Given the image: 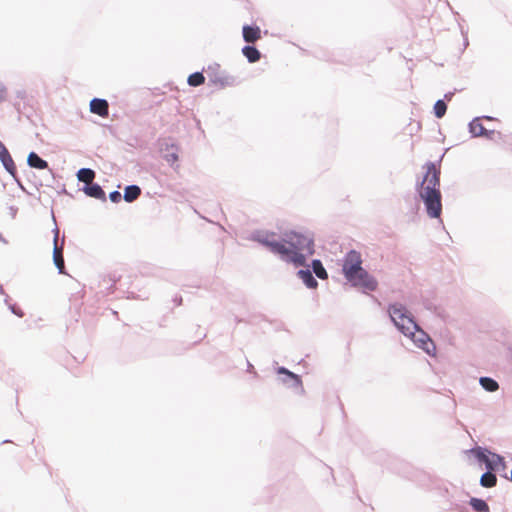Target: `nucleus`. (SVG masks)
<instances>
[{
  "label": "nucleus",
  "mask_w": 512,
  "mask_h": 512,
  "mask_svg": "<svg viewBox=\"0 0 512 512\" xmlns=\"http://www.w3.org/2000/svg\"><path fill=\"white\" fill-rule=\"evenodd\" d=\"M28 165L36 169H45L48 167L47 161L40 158L35 152H31L27 158Z\"/></svg>",
  "instance_id": "11"
},
{
  "label": "nucleus",
  "mask_w": 512,
  "mask_h": 512,
  "mask_svg": "<svg viewBox=\"0 0 512 512\" xmlns=\"http://www.w3.org/2000/svg\"><path fill=\"white\" fill-rule=\"evenodd\" d=\"M0 160H1L2 164L4 165L5 169L11 175L14 176L16 173L15 163H14L8 149L2 142H0Z\"/></svg>",
  "instance_id": "8"
},
{
  "label": "nucleus",
  "mask_w": 512,
  "mask_h": 512,
  "mask_svg": "<svg viewBox=\"0 0 512 512\" xmlns=\"http://www.w3.org/2000/svg\"><path fill=\"white\" fill-rule=\"evenodd\" d=\"M243 38L247 43H254L261 38V30L258 26H244Z\"/></svg>",
  "instance_id": "10"
},
{
  "label": "nucleus",
  "mask_w": 512,
  "mask_h": 512,
  "mask_svg": "<svg viewBox=\"0 0 512 512\" xmlns=\"http://www.w3.org/2000/svg\"><path fill=\"white\" fill-rule=\"evenodd\" d=\"M165 159L168 163L173 165L179 159L178 157V148L175 145H171L168 152L165 154Z\"/></svg>",
  "instance_id": "22"
},
{
  "label": "nucleus",
  "mask_w": 512,
  "mask_h": 512,
  "mask_svg": "<svg viewBox=\"0 0 512 512\" xmlns=\"http://www.w3.org/2000/svg\"><path fill=\"white\" fill-rule=\"evenodd\" d=\"M110 199H111L112 202H115V203L119 202L120 199H121L120 192L114 191V192L110 193Z\"/></svg>",
  "instance_id": "25"
},
{
  "label": "nucleus",
  "mask_w": 512,
  "mask_h": 512,
  "mask_svg": "<svg viewBox=\"0 0 512 512\" xmlns=\"http://www.w3.org/2000/svg\"><path fill=\"white\" fill-rule=\"evenodd\" d=\"M85 193L90 196V197H93V198H96V199H100V200H105L106 199V196H105V192L103 191V189L98 185V184H89V186H87L85 188Z\"/></svg>",
  "instance_id": "12"
},
{
  "label": "nucleus",
  "mask_w": 512,
  "mask_h": 512,
  "mask_svg": "<svg viewBox=\"0 0 512 512\" xmlns=\"http://www.w3.org/2000/svg\"><path fill=\"white\" fill-rule=\"evenodd\" d=\"M343 273L346 279L354 286H359L367 290H375L377 282L374 278L362 268V259L360 253L350 251L344 260Z\"/></svg>",
  "instance_id": "3"
},
{
  "label": "nucleus",
  "mask_w": 512,
  "mask_h": 512,
  "mask_svg": "<svg viewBox=\"0 0 512 512\" xmlns=\"http://www.w3.org/2000/svg\"><path fill=\"white\" fill-rule=\"evenodd\" d=\"M312 267H313V271L314 273L316 274V276L320 279H327L328 278V274L325 270V268L323 267L322 263L320 260H313L312 262Z\"/></svg>",
  "instance_id": "20"
},
{
  "label": "nucleus",
  "mask_w": 512,
  "mask_h": 512,
  "mask_svg": "<svg viewBox=\"0 0 512 512\" xmlns=\"http://www.w3.org/2000/svg\"><path fill=\"white\" fill-rule=\"evenodd\" d=\"M242 53L251 63L258 61L261 57L260 52L253 46H245Z\"/></svg>",
  "instance_id": "15"
},
{
  "label": "nucleus",
  "mask_w": 512,
  "mask_h": 512,
  "mask_svg": "<svg viewBox=\"0 0 512 512\" xmlns=\"http://www.w3.org/2000/svg\"><path fill=\"white\" fill-rule=\"evenodd\" d=\"M141 194V189L137 185H130L125 188L124 191V200L126 202H133L136 200Z\"/></svg>",
  "instance_id": "13"
},
{
  "label": "nucleus",
  "mask_w": 512,
  "mask_h": 512,
  "mask_svg": "<svg viewBox=\"0 0 512 512\" xmlns=\"http://www.w3.org/2000/svg\"><path fill=\"white\" fill-rule=\"evenodd\" d=\"M470 505L477 512H490L488 504L482 499L472 498Z\"/></svg>",
  "instance_id": "18"
},
{
  "label": "nucleus",
  "mask_w": 512,
  "mask_h": 512,
  "mask_svg": "<svg viewBox=\"0 0 512 512\" xmlns=\"http://www.w3.org/2000/svg\"><path fill=\"white\" fill-rule=\"evenodd\" d=\"M77 177L79 181L84 182L86 184H91L95 178V172L88 168H82L78 171Z\"/></svg>",
  "instance_id": "14"
},
{
  "label": "nucleus",
  "mask_w": 512,
  "mask_h": 512,
  "mask_svg": "<svg viewBox=\"0 0 512 512\" xmlns=\"http://www.w3.org/2000/svg\"><path fill=\"white\" fill-rule=\"evenodd\" d=\"M58 230L56 231V235L54 238V250H53V261L56 265L59 273L65 274V263L63 257V247L58 246Z\"/></svg>",
  "instance_id": "7"
},
{
  "label": "nucleus",
  "mask_w": 512,
  "mask_h": 512,
  "mask_svg": "<svg viewBox=\"0 0 512 512\" xmlns=\"http://www.w3.org/2000/svg\"><path fill=\"white\" fill-rule=\"evenodd\" d=\"M420 348L425 350L428 354L431 353L432 350L435 349L433 342L428 337V335L420 330L416 331L414 337H410Z\"/></svg>",
  "instance_id": "6"
},
{
  "label": "nucleus",
  "mask_w": 512,
  "mask_h": 512,
  "mask_svg": "<svg viewBox=\"0 0 512 512\" xmlns=\"http://www.w3.org/2000/svg\"><path fill=\"white\" fill-rule=\"evenodd\" d=\"M480 384L485 390L489 392H494L498 389V383L489 377H482L480 379Z\"/></svg>",
  "instance_id": "21"
},
{
  "label": "nucleus",
  "mask_w": 512,
  "mask_h": 512,
  "mask_svg": "<svg viewBox=\"0 0 512 512\" xmlns=\"http://www.w3.org/2000/svg\"><path fill=\"white\" fill-rule=\"evenodd\" d=\"M469 130H470V133L474 136V137H486V138H489V139H493L494 138V135L496 134L495 131L491 130V131H488L482 124L481 122V118H475L471 121V123L469 124ZM497 134L500 136V133L497 132Z\"/></svg>",
  "instance_id": "5"
},
{
  "label": "nucleus",
  "mask_w": 512,
  "mask_h": 512,
  "mask_svg": "<svg viewBox=\"0 0 512 512\" xmlns=\"http://www.w3.org/2000/svg\"><path fill=\"white\" fill-rule=\"evenodd\" d=\"M504 141L509 146V149H508L509 152L512 153V136L511 137H507Z\"/></svg>",
  "instance_id": "26"
},
{
  "label": "nucleus",
  "mask_w": 512,
  "mask_h": 512,
  "mask_svg": "<svg viewBox=\"0 0 512 512\" xmlns=\"http://www.w3.org/2000/svg\"><path fill=\"white\" fill-rule=\"evenodd\" d=\"M389 314L395 326L407 337H414L418 325L409 315L408 311L400 304L392 305Z\"/></svg>",
  "instance_id": "4"
},
{
  "label": "nucleus",
  "mask_w": 512,
  "mask_h": 512,
  "mask_svg": "<svg viewBox=\"0 0 512 512\" xmlns=\"http://www.w3.org/2000/svg\"><path fill=\"white\" fill-rule=\"evenodd\" d=\"M277 373L286 375L288 378H290L293 381L295 386L302 388V380H301L300 376H298L297 374H294L293 372L289 371L288 369H286L284 367L278 368Z\"/></svg>",
  "instance_id": "19"
},
{
  "label": "nucleus",
  "mask_w": 512,
  "mask_h": 512,
  "mask_svg": "<svg viewBox=\"0 0 512 512\" xmlns=\"http://www.w3.org/2000/svg\"><path fill=\"white\" fill-rule=\"evenodd\" d=\"M479 458H480V460H483L487 463L488 468L492 469L491 463L489 462L488 458L484 454L479 455Z\"/></svg>",
  "instance_id": "27"
},
{
  "label": "nucleus",
  "mask_w": 512,
  "mask_h": 512,
  "mask_svg": "<svg viewBox=\"0 0 512 512\" xmlns=\"http://www.w3.org/2000/svg\"><path fill=\"white\" fill-rule=\"evenodd\" d=\"M425 175L418 187V193L423 200L429 217L439 218L442 213L440 192V168L432 162L425 164Z\"/></svg>",
  "instance_id": "2"
},
{
  "label": "nucleus",
  "mask_w": 512,
  "mask_h": 512,
  "mask_svg": "<svg viewBox=\"0 0 512 512\" xmlns=\"http://www.w3.org/2000/svg\"><path fill=\"white\" fill-rule=\"evenodd\" d=\"M204 81H205V77L203 76L202 73H199V72L193 73L188 77V84L190 86H194V87L199 86V85L203 84Z\"/></svg>",
  "instance_id": "23"
},
{
  "label": "nucleus",
  "mask_w": 512,
  "mask_h": 512,
  "mask_svg": "<svg viewBox=\"0 0 512 512\" xmlns=\"http://www.w3.org/2000/svg\"><path fill=\"white\" fill-rule=\"evenodd\" d=\"M511 480H512V470H511Z\"/></svg>",
  "instance_id": "28"
},
{
  "label": "nucleus",
  "mask_w": 512,
  "mask_h": 512,
  "mask_svg": "<svg viewBox=\"0 0 512 512\" xmlns=\"http://www.w3.org/2000/svg\"><path fill=\"white\" fill-rule=\"evenodd\" d=\"M299 277L309 288H316L318 283L314 279L312 273L309 270H300L298 272Z\"/></svg>",
  "instance_id": "16"
},
{
  "label": "nucleus",
  "mask_w": 512,
  "mask_h": 512,
  "mask_svg": "<svg viewBox=\"0 0 512 512\" xmlns=\"http://www.w3.org/2000/svg\"><path fill=\"white\" fill-rule=\"evenodd\" d=\"M272 235L259 238V242L286 262L301 266L305 263L306 255L314 253V243L311 236L295 231L286 232L281 241L271 239Z\"/></svg>",
  "instance_id": "1"
},
{
  "label": "nucleus",
  "mask_w": 512,
  "mask_h": 512,
  "mask_svg": "<svg viewBox=\"0 0 512 512\" xmlns=\"http://www.w3.org/2000/svg\"><path fill=\"white\" fill-rule=\"evenodd\" d=\"M447 110V105L443 100H438L434 105V114L437 118H442Z\"/></svg>",
  "instance_id": "24"
},
{
  "label": "nucleus",
  "mask_w": 512,
  "mask_h": 512,
  "mask_svg": "<svg viewBox=\"0 0 512 512\" xmlns=\"http://www.w3.org/2000/svg\"><path fill=\"white\" fill-rule=\"evenodd\" d=\"M480 483L483 487L491 488L497 483L496 476L491 472H486L481 476Z\"/></svg>",
  "instance_id": "17"
},
{
  "label": "nucleus",
  "mask_w": 512,
  "mask_h": 512,
  "mask_svg": "<svg viewBox=\"0 0 512 512\" xmlns=\"http://www.w3.org/2000/svg\"><path fill=\"white\" fill-rule=\"evenodd\" d=\"M90 111L101 117H107L109 114V105L105 99L94 98L90 102Z\"/></svg>",
  "instance_id": "9"
}]
</instances>
